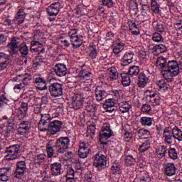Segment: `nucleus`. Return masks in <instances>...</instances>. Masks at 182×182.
<instances>
[{
	"label": "nucleus",
	"instance_id": "nucleus-1",
	"mask_svg": "<svg viewBox=\"0 0 182 182\" xmlns=\"http://www.w3.org/2000/svg\"><path fill=\"white\" fill-rule=\"evenodd\" d=\"M62 122L50 117L49 114H41L38 122V130L40 132H49L50 134H56L62 129Z\"/></svg>",
	"mask_w": 182,
	"mask_h": 182
},
{
	"label": "nucleus",
	"instance_id": "nucleus-2",
	"mask_svg": "<svg viewBox=\"0 0 182 182\" xmlns=\"http://www.w3.org/2000/svg\"><path fill=\"white\" fill-rule=\"evenodd\" d=\"M168 63L170 61L167 63V58L161 56L156 59V66L161 69L162 75L165 77L166 80H168L171 82V78L170 77L171 75V68H168Z\"/></svg>",
	"mask_w": 182,
	"mask_h": 182
},
{
	"label": "nucleus",
	"instance_id": "nucleus-3",
	"mask_svg": "<svg viewBox=\"0 0 182 182\" xmlns=\"http://www.w3.org/2000/svg\"><path fill=\"white\" fill-rule=\"evenodd\" d=\"M93 166L96 167L98 171H102L107 167V157L100 152H98L97 154L94 155L92 157Z\"/></svg>",
	"mask_w": 182,
	"mask_h": 182
},
{
	"label": "nucleus",
	"instance_id": "nucleus-4",
	"mask_svg": "<svg viewBox=\"0 0 182 182\" xmlns=\"http://www.w3.org/2000/svg\"><path fill=\"white\" fill-rule=\"evenodd\" d=\"M70 145V139L68 136H61L56 140L55 150L57 153L63 154L69 149Z\"/></svg>",
	"mask_w": 182,
	"mask_h": 182
},
{
	"label": "nucleus",
	"instance_id": "nucleus-5",
	"mask_svg": "<svg viewBox=\"0 0 182 182\" xmlns=\"http://www.w3.org/2000/svg\"><path fill=\"white\" fill-rule=\"evenodd\" d=\"M21 151L20 144H14L6 148L4 154L7 157V160H15L18 159V154Z\"/></svg>",
	"mask_w": 182,
	"mask_h": 182
},
{
	"label": "nucleus",
	"instance_id": "nucleus-6",
	"mask_svg": "<svg viewBox=\"0 0 182 182\" xmlns=\"http://www.w3.org/2000/svg\"><path fill=\"white\" fill-rule=\"evenodd\" d=\"M144 96V99L151 103V106H160L161 99L156 93L153 92V91L146 90L145 91Z\"/></svg>",
	"mask_w": 182,
	"mask_h": 182
},
{
	"label": "nucleus",
	"instance_id": "nucleus-7",
	"mask_svg": "<svg viewBox=\"0 0 182 182\" xmlns=\"http://www.w3.org/2000/svg\"><path fill=\"white\" fill-rule=\"evenodd\" d=\"M72 105L75 110L83 109L85 107V95L82 92H78L73 96Z\"/></svg>",
	"mask_w": 182,
	"mask_h": 182
},
{
	"label": "nucleus",
	"instance_id": "nucleus-8",
	"mask_svg": "<svg viewBox=\"0 0 182 182\" xmlns=\"http://www.w3.org/2000/svg\"><path fill=\"white\" fill-rule=\"evenodd\" d=\"M48 90L52 97H60L63 95V84L53 82L48 86Z\"/></svg>",
	"mask_w": 182,
	"mask_h": 182
},
{
	"label": "nucleus",
	"instance_id": "nucleus-9",
	"mask_svg": "<svg viewBox=\"0 0 182 182\" xmlns=\"http://www.w3.org/2000/svg\"><path fill=\"white\" fill-rule=\"evenodd\" d=\"M137 152L133 149L126 150L124 153V161L127 166H134Z\"/></svg>",
	"mask_w": 182,
	"mask_h": 182
},
{
	"label": "nucleus",
	"instance_id": "nucleus-10",
	"mask_svg": "<svg viewBox=\"0 0 182 182\" xmlns=\"http://www.w3.org/2000/svg\"><path fill=\"white\" fill-rule=\"evenodd\" d=\"M31 102V97H27V102H22L21 107L17 109V117L18 120L21 119H25L26 114H28V103Z\"/></svg>",
	"mask_w": 182,
	"mask_h": 182
},
{
	"label": "nucleus",
	"instance_id": "nucleus-11",
	"mask_svg": "<svg viewBox=\"0 0 182 182\" xmlns=\"http://www.w3.org/2000/svg\"><path fill=\"white\" fill-rule=\"evenodd\" d=\"M25 171H26V162L25 161H18L14 173L16 178H22L25 176Z\"/></svg>",
	"mask_w": 182,
	"mask_h": 182
},
{
	"label": "nucleus",
	"instance_id": "nucleus-12",
	"mask_svg": "<svg viewBox=\"0 0 182 182\" xmlns=\"http://www.w3.org/2000/svg\"><path fill=\"white\" fill-rule=\"evenodd\" d=\"M26 12L25 11V9H19L14 19H13V22L15 23V25H22V23H23V22H25V18H26Z\"/></svg>",
	"mask_w": 182,
	"mask_h": 182
},
{
	"label": "nucleus",
	"instance_id": "nucleus-13",
	"mask_svg": "<svg viewBox=\"0 0 182 182\" xmlns=\"http://www.w3.org/2000/svg\"><path fill=\"white\" fill-rule=\"evenodd\" d=\"M62 9V4L60 2H54L47 8V13L50 16H56Z\"/></svg>",
	"mask_w": 182,
	"mask_h": 182
},
{
	"label": "nucleus",
	"instance_id": "nucleus-14",
	"mask_svg": "<svg viewBox=\"0 0 182 182\" xmlns=\"http://www.w3.org/2000/svg\"><path fill=\"white\" fill-rule=\"evenodd\" d=\"M11 177H12V168L3 167L0 168V181H9Z\"/></svg>",
	"mask_w": 182,
	"mask_h": 182
},
{
	"label": "nucleus",
	"instance_id": "nucleus-15",
	"mask_svg": "<svg viewBox=\"0 0 182 182\" xmlns=\"http://www.w3.org/2000/svg\"><path fill=\"white\" fill-rule=\"evenodd\" d=\"M54 72L57 76H59V77H63V76H66L68 74V68H66V65L62 63L55 65L54 68Z\"/></svg>",
	"mask_w": 182,
	"mask_h": 182
},
{
	"label": "nucleus",
	"instance_id": "nucleus-16",
	"mask_svg": "<svg viewBox=\"0 0 182 182\" xmlns=\"http://www.w3.org/2000/svg\"><path fill=\"white\" fill-rule=\"evenodd\" d=\"M50 173L53 177H58L62 174V164L54 162L50 165Z\"/></svg>",
	"mask_w": 182,
	"mask_h": 182
},
{
	"label": "nucleus",
	"instance_id": "nucleus-17",
	"mask_svg": "<svg viewBox=\"0 0 182 182\" xmlns=\"http://www.w3.org/2000/svg\"><path fill=\"white\" fill-rule=\"evenodd\" d=\"M85 103V107L87 112L89 113H96V110H97V108L96 106H93V100L92 99V97H88L86 99L84 100Z\"/></svg>",
	"mask_w": 182,
	"mask_h": 182
},
{
	"label": "nucleus",
	"instance_id": "nucleus-18",
	"mask_svg": "<svg viewBox=\"0 0 182 182\" xmlns=\"http://www.w3.org/2000/svg\"><path fill=\"white\" fill-rule=\"evenodd\" d=\"M133 58H134V53L132 51L127 52L121 59V65L129 66L133 63Z\"/></svg>",
	"mask_w": 182,
	"mask_h": 182
},
{
	"label": "nucleus",
	"instance_id": "nucleus-19",
	"mask_svg": "<svg viewBox=\"0 0 182 182\" xmlns=\"http://www.w3.org/2000/svg\"><path fill=\"white\" fill-rule=\"evenodd\" d=\"M164 169L165 171V174L168 176L169 177H172V176L176 175V171L177 168H176V165L173 163H167L164 165Z\"/></svg>",
	"mask_w": 182,
	"mask_h": 182
},
{
	"label": "nucleus",
	"instance_id": "nucleus-20",
	"mask_svg": "<svg viewBox=\"0 0 182 182\" xmlns=\"http://www.w3.org/2000/svg\"><path fill=\"white\" fill-rule=\"evenodd\" d=\"M30 50L31 52H38V54L41 55V53H45V48L39 41H33Z\"/></svg>",
	"mask_w": 182,
	"mask_h": 182
},
{
	"label": "nucleus",
	"instance_id": "nucleus-21",
	"mask_svg": "<svg viewBox=\"0 0 182 182\" xmlns=\"http://www.w3.org/2000/svg\"><path fill=\"white\" fill-rule=\"evenodd\" d=\"M95 97L97 102H102L105 97L107 96V92L103 89V87L98 86L95 90Z\"/></svg>",
	"mask_w": 182,
	"mask_h": 182
},
{
	"label": "nucleus",
	"instance_id": "nucleus-22",
	"mask_svg": "<svg viewBox=\"0 0 182 182\" xmlns=\"http://www.w3.org/2000/svg\"><path fill=\"white\" fill-rule=\"evenodd\" d=\"M19 43H21V38L14 36L11 38L10 43L7 45V48L15 52L16 49L19 48Z\"/></svg>",
	"mask_w": 182,
	"mask_h": 182
},
{
	"label": "nucleus",
	"instance_id": "nucleus-23",
	"mask_svg": "<svg viewBox=\"0 0 182 182\" xmlns=\"http://www.w3.org/2000/svg\"><path fill=\"white\" fill-rule=\"evenodd\" d=\"M149 82V77L144 73H140L138 75V86L143 89L146 87Z\"/></svg>",
	"mask_w": 182,
	"mask_h": 182
},
{
	"label": "nucleus",
	"instance_id": "nucleus-24",
	"mask_svg": "<svg viewBox=\"0 0 182 182\" xmlns=\"http://www.w3.org/2000/svg\"><path fill=\"white\" fill-rule=\"evenodd\" d=\"M153 122H154V118L146 116L141 117L139 120L141 126L145 127H151L153 126Z\"/></svg>",
	"mask_w": 182,
	"mask_h": 182
},
{
	"label": "nucleus",
	"instance_id": "nucleus-25",
	"mask_svg": "<svg viewBox=\"0 0 182 182\" xmlns=\"http://www.w3.org/2000/svg\"><path fill=\"white\" fill-rule=\"evenodd\" d=\"M118 106L121 113H129L130 112V109H132V105L126 101L119 102Z\"/></svg>",
	"mask_w": 182,
	"mask_h": 182
},
{
	"label": "nucleus",
	"instance_id": "nucleus-26",
	"mask_svg": "<svg viewBox=\"0 0 182 182\" xmlns=\"http://www.w3.org/2000/svg\"><path fill=\"white\" fill-rule=\"evenodd\" d=\"M110 132L109 133H106L100 131V134H99V139L101 144L103 146H106L107 144V139H110L112 137Z\"/></svg>",
	"mask_w": 182,
	"mask_h": 182
},
{
	"label": "nucleus",
	"instance_id": "nucleus-27",
	"mask_svg": "<svg viewBox=\"0 0 182 182\" xmlns=\"http://www.w3.org/2000/svg\"><path fill=\"white\" fill-rule=\"evenodd\" d=\"M87 53L90 59H96L97 58V46L96 45H90Z\"/></svg>",
	"mask_w": 182,
	"mask_h": 182
},
{
	"label": "nucleus",
	"instance_id": "nucleus-28",
	"mask_svg": "<svg viewBox=\"0 0 182 182\" xmlns=\"http://www.w3.org/2000/svg\"><path fill=\"white\" fill-rule=\"evenodd\" d=\"M108 77H109L110 80H117L119 79V73H117V70L114 67H111L108 68Z\"/></svg>",
	"mask_w": 182,
	"mask_h": 182
},
{
	"label": "nucleus",
	"instance_id": "nucleus-29",
	"mask_svg": "<svg viewBox=\"0 0 182 182\" xmlns=\"http://www.w3.org/2000/svg\"><path fill=\"white\" fill-rule=\"evenodd\" d=\"M172 136L174 139L178 140V141H182V132L181 129H178L177 126H175L172 129Z\"/></svg>",
	"mask_w": 182,
	"mask_h": 182
},
{
	"label": "nucleus",
	"instance_id": "nucleus-30",
	"mask_svg": "<svg viewBox=\"0 0 182 182\" xmlns=\"http://www.w3.org/2000/svg\"><path fill=\"white\" fill-rule=\"evenodd\" d=\"M121 77L123 86H130L132 80H130V74H129V73H122Z\"/></svg>",
	"mask_w": 182,
	"mask_h": 182
},
{
	"label": "nucleus",
	"instance_id": "nucleus-31",
	"mask_svg": "<svg viewBox=\"0 0 182 182\" xmlns=\"http://www.w3.org/2000/svg\"><path fill=\"white\" fill-rule=\"evenodd\" d=\"M70 38V42H72L73 48L77 49V48H80L82 46V40L79 38L78 36H73Z\"/></svg>",
	"mask_w": 182,
	"mask_h": 182
},
{
	"label": "nucleus",
	"instance_id": "nucleus-32",
	"mask_svg": "<svg viewBox=\"0 0 182 182\" xmlns=\"http://www.w3.org/2000/svg\"><path fill=\"white\" fill-rule=\"evenodd\" d=\"M156 153L159 159H163L167 154V146L162 145L156 149Z\"/></svg>",
	"mask_w": 182,
	"mask_h": 182
},
{
	"label": "nucleus",
	"instance_id": "nucleus-33",
	"mask_svg": "<svg viewBox=\"0 0 182 182\" xmlns=\"http://www.w3.org/2000/svg\"><path fill=\"white\" fill-rule=\"evenodd\" d=\"M159 86V90H162V92H167L168 90V84L166 82V80L161 79L156 82Z\"/></svg>",
	"mask_w": 182,
	"mask_h": 182
},
{
	"label": "nucleus",
	"instance_id": "nucleus-34",
	"mask_svg": "<svg viewBox=\"0 0 182 182\" xmlns=\"http://www.w3.org/2000/svg\"><path fill=\"white\" fill-rule=\"evenodd\" d=\"M20 76L23 77V85L24 86H30L31 83H32V75L26 73Z\"/></svg>",
	"mask_w": 182,
	"mask_h": 182
},
{
	"label": "nucleus",
	"instance_id": "nucleus-35",
	"mask_svg": "<svg viewBox=\"0 0 182 182\" xmlns=\"http://www.w3.org/2000/svg\"><path fill=\"white\" fill-rule=\"evenodd\" d=\"M18 48H19V52L23 58L28 56V53H29V48H28V46H26V43H21Z\"/></svg>",
	"mask_w": 182,
	"mask_h": 182
},
{
	"label": "nucleus",
	"instance_id": "nucleus-36",
	"mask_svg": "<svg viewBox=\"0 0 182 182\" xmlns=\"http://www.w3.org/2000/svg\"><path fill=\"white\" fill-rule=\"evenodd\" d=\"M128 73L130 76H138L139 73H140V67L137 65L131 66L129 69Z\"/></svg>",
	"mask_w": 182,
	"mask_h": 182
},
{
	"label": "nucleus",
	"instance_id": "nucleus-37",
	"mask_svg": "<svg viewBox=\"0 0 182 182\" xmlns=\"http://www.w3.org/2000/svg\"><path fill=\"white\" fill-rule=\"evenodd\" d=\"M151 132L149 131V129L142 128L139 129L138 131V135L139 137H141L142 139H149L150 137Z\"/></svg>",
	"mask_w": 182,
	"mask_h": 182
},
{
	"label": "nucleus",
	"instance_id": "nucleus-38",
	"mask_svg": "<svg viewBox=\"0 0 182 182\" xmlns=\"http://www.w3.org/2000/svg\"><path fill=\"white\" fill-rule=\"evenodd\" d=\"M120 170H122V167L120 166V164L119 162H113L111 166V171L112 174H119L120 173Z\"/></svg>",
	"mask_w": 182,
	"mask_h": 182
},
{
	"label": "nucleus",
	"instance_id": "nucleus-39",
	"mask_svg": "<svg viewBox=\"0 0 182 182\" xmlns=\"http://www.w3.org/2000/svg\"><path fill=\"white\" fill-rule=\"evenodd\" d=\"M80 77L82 79H84V80H90V77L92 76V73L86 70H82L80 72Z\"/></svg>",
	"mask_w": 182,
	"mask_h": 182
},
{
	"label": "nucleus",
	"instance_id": "nucleus-40",
	"mask_svg": "<svg viewBox=\"0 0 182 182\" xmlns=\"http://www.w3.org/2000/svg\"><path fill=\"white\" fill-rule=\"evenodd\" d=\"M168 156L172 160H177L178 159V154H177V150L175 148H170L168 151Z\"/></svg>",
	"mask_w": 182,
	"mask_h": 182
},
{
	"label": "nucleus",
	"instance_id": "nucleus-41",
	"mask_svg": "<svg viewBox=\"0 0 182 182\" xmlns=\"http://www.w3.org/2000/svg\"><path fill=\"white\" fill-rule=\"evenodd\" d=\"M151 8L154 14H159L160 12V6L157 3V0H151Z\"/></svg>",
	"mask_w": 182,
	"mask_h": 182
},
{
	"label": "nucleus",
	"instance_id": "nucleus-42",
	"mask_svg": "<svg viewBox=\"0 0 182 182\" xmlns=\"http://www.w3.org/2000/svg\"><path fill=\"white\" fill-rule=\"evenodd\" d=\"M154 50L155 52H160V53H164V52H167V47L163 44H159L154 47Z\"/></svg>",
	"mask_w": 182,
	"mask_h": 182
},
{
	"label": "nucleus",
	"instance_id": "nucleus-43",
	"mask_svg": "<svg viewBox=\"0 0 182 182\" xmlns=\"http://www.w3.org/2000/svg\"><path fill=\"white\" fill-rule=\"evenodd\" d=\"M150 142L149 141H146L145 142L142 143V144L139 148V153H146L147 150H149V146Z\"/></svg>",
	"mask_w": 182,
	"mask_h": 182
},
{
	"label": "nucleus",
	"instance_id": "nucleus-44",
	"mask_svg": "<svg viewBox=\"0 0 182 182\" xmlns=\"http://www.w3.org/2000/svg\"><path fill=\"white\" fill-rule=\"evenodd\" d=\"M152 41L154 42H164V38H163V36H161L159 33H154L152 35Z\"/></svg>",
	"mask_w": 182,
	"mask_h": 182
},
{
	"label": "nucleus",
	"instance_id": "nucleus-45",
	"mask_svg": "<svg viewBox=\"0 0 182 182\" xmlns=\"http://www.w3.org/2000/svg\"><path fill=\"white\" fill-rule=\"evenodd\" d=\"M124 46V43H119L117 45L114 46L113 48V52L115 55H119L123 50V47Z\"/></svg>",
	"mask_w": 182,
	"mask_h": 182
},
{
	"label": "nucleus",
	"instance_id": "nucleus-46",
	"mask_svg": "<svg viewBox=\"0 0 182 182\" xmlns=\"http://www.w3.org/2000/svg\"><path fill=\"white\" fill-rule=\"evenodd\" d=\"M90 153H92L91 151H86L80 149L78 150V156L80 157V159H86V157H87Z\"/></svg>",
	"mask_w": 182,
	"mask_h": 182
},
{
	"label": "nucleus",
	"instance_id": "nucleus-47",
	"mask_svg": "<svg viewBox=\"0 0 182 182\" xmlns=\"http://www.w3.org/2000/svg\"><path fill=\"white\" fill-rule=\"evenodd\" d=\"M141 112L142 113H149V112H151V106L149 103L142 105Z\"/></svg>",
	"mask_w": 182,
	"mask_h": 182
},
{
	"label": "nucleus",
	"instance_id": "nucleus-48",
	"mask_svg": "<svg viewBox=\"0 0 182 182\" xmlns=\"http://www.w3.org/2000/svg\"><path fill=\"white\" fill-rule=\"evenodd\" d=\"M111 93L117 97V99H123V91H122V90H114L111 91Z\"/></svg>",
	"mask_w": 182,
	"mask_h": 182
},
{
	"label": "nucleus",
	"instance_id": "nucleus-49",
	"mask_svg": "<svg viewBox=\"0 0 182 182\" xmlns=\"http://www.w3.org/2000/svg\"><path fill=\"white\" fill-rule=\"evenodd\" d=\"M80 149L86 150L87 151H92L90 150V144L87 141H82L80 144Z\"/></svg>",
	"mask_w": 182,
	"mask_h": 182
},
{
	"label": "nucleus",
	"instance_id": "nucleus-50",
	"mask_svg": "<svg viewBox=\"0 0 182 182\" xmlns=\"http://www.w3.org/2000/svg\"><path fill=\"white\" fill-rule=\"evenodd\" d=\"M101 132L104 133H110L112 136H113V131L110 129V124H105L101 129Z\"/></svg>",
	"mask_w": 182,
	"mask_h": 182
},
{
	"label": "nucleus",
	"instance_id": "nucleus-51",
	"mask_svg": "<svg viewBox=\"0 0 182 182\" xmlns=\"http://www.w3.org/2000/svg\"><path fill=\"white\" fill-rule=\"evenodd\" d=\"M116 105V100L113 98H109L105 100V103L103 105V106L107 107H114Z\"/></svg>",
	"mask_w": 182,
	"mask_h": 182
},
{
	"label": "nucleus",
	"instance_id": "nucleus-52",
	"mask_svg": "<svg viewBox=\"0 0 182 182\" xmlns=\"http://www.w3.org/2000/svg\"><path fill=\"white\" fill-rule=\"evenodd\" d=\"M163 136L164 137L165 141L166 143H167V144H173V140H174V136H173L172 134L164 135Z\"/></svg>",
	"mask_w": 182,
	"mask_h": 182
},
{
	"label": "nucleus",
	"instance_id": "nucleus-53",
	"mask_svg": "<svg viewBox=\"0 0 182 182\" xmlns=\"http://www.w3.org/2000/svg\"><path fill=\"white\" fill-rule=\"evenodd\" d=\"M3 25L9 28V29H11V28H14V26L12 25V20L9 18V17H7L4 19V21H3Z\"/></svg>",
	"mask_w": 182,
	"mask_h": 182
},
{
	"label": "nucleus",
	"instance_id": "nucleus-54",
	"mask_svg": "<svg viewBox=\"0 0 182 182\" xmlns=\"http://www.w3.org/2000/svg\"><path fill=\"white\" fill-rule=\"evenodd\" d=\"M29 124V122L28 121H23L20 123L19 127L20 129H23L24 130H26V132H29V129H31L29 127V126H28Z\"/></svg>",
	"mask_w": 182,
	"mask_h": 182
},
{
	"label": "nucleus",
	"instance_id": "nucleus-55",
	"mask_svg": "<svg viewBox=\"0 0 182 182\" xmlns=\"http://www.w3.org/2000/svg\"><path fill=\"white\" fill-rule=\"evenodd\" d=\"M43 64V60H42V58H41V55H38L36 57V61L33 63L34 68H38V66H42Z\"/></svg>",
	"mask_w": 182,
	"mask_h": 182
},
{
	"label": "nucleus",
	"instance_id": "nucleus-56",
	"mask_svg": "<svg viewBox=\"0 0 182 182\" xmlns=\"http://www.w3.org/2000/svg\"><path fill=\"white\" fill-rule=\"evenodd\" d=\"M9 55L5 53H0V62H10Z\"/></svg>",
	"mask_w": 182,
	"mask_h": 182
},
{
	"label": "nucleus",
	"instance_id": "nucleus-57",
	"mask_svg": "<svg viewBox=\"0 0 182 182\" xmlns=\"http://www.w3.org/2000/svg\"><path fill=\"white\" fill-rule=\"evenodd\" d=\"M141 14L143 16H147L150 14V7L147 5H142Z\"/></svg>",
	"mask_w": 182,
	"mask_h": 182
},
{
	"label": "nucleus",
	"instance_id": "nucleus-58",
	"mask_svg": "<svg viewBox=\"0 0 182 182\" xmlns=\"http://www.w3.org/2000/svg\"><path fill=\"white\" fill-rule=\"evenodd\" d=\"M87 133L90 134H93L95 136V133H96V124H92L87 127Z\"/></svg>",
	"mask_w": 182,
	"mask_h": 182
},
{
	"label": "nucleus",
	"instance_id": "nucleus-59",
	"mask_svg": "<svg viewBox=\"0 0 182 182\" xmlns=\"http://www.w3.org/2000/svg\"><path fill=\"white\" fill-rule=\"evenodd\" d=\"M53 149H56L55 146L47 147V156L48 159L53 157V154L55 153Z\"/></svg>",
	"mask_w": 182,
	"mask_h": 182
},
{
	"label": "nucleus",
	"instance_id": "nucleus-60",
	"mask_svg": "<svg viewBox=\"0 0 182 182\" xmlns=\"http://www.w3.org/2000/svg\"><path fill=\"white\" fill-rule=\"evenodd\" d=\"M35 82L37 86H41V85H45V83H46V80H45V78L41 77H36Z\"/></svg>",
	"mask_w": 182,
	"mask_h": 182
},
{
	"label": "nucleus",
	"instance_id": "nucleus-61",
	"mask_svg": "<svg viewBox=\"0 0 182 182\" xmlns=\"http://www.w3.org/2000/svg\"><path fill=\"white\" fill-rule=\"evenodd\" d=\"M154 28L157 32H164V26L161 23H156Z\"/></svg>",
	"mask_w": 182,
	"mask_h": 182
},
{
	"label": "nucleus",
	"instance_id": "nucleus-62",
	"mask_svg": "<svg viewBox=\"0 0 182 182\" xmlns=\"http://www.w3.org/2000/svg\"><path fill=\"white\" fill-rule=\"evenodd\" d=\"M65 177H73V178H75V170H73V168L68 167L67 168V174L65 175Z\"/></svg>",
	"mask_w": 182,
	"mask_h": 182
},
{
	"label": "nucleus",
	"instance_id": "nucleus-63",
	"mask_svg": "<svg viewBox=\"0 0 182 182\" xmlns=\"http://www.w3.org/2000/svg\"><path fill=\"white\" fill-rule=\"evenodd\" d=\"M132 134L130 132H125L123 134V139L124 141L129 142L132 140Z\"/></svg>",
	"mask_w": 182,
	"mask_h": 182
},
{
	"label": "nucleus",
	"instance_id": "nucleus-64",
	"mask_svg": "<svg viewBox=\"0 0 182 182\" xmlns=\"http://www.w3.org/2000/svg\"><path fill=\"white\" fill-rule=\"evenodd\" d=\"M140 182H150V178L149 177V174L144 173L140 177Z\"/></svg>",
	"mask_w": 182,
	"mask_h": 182
}]
</instances>
